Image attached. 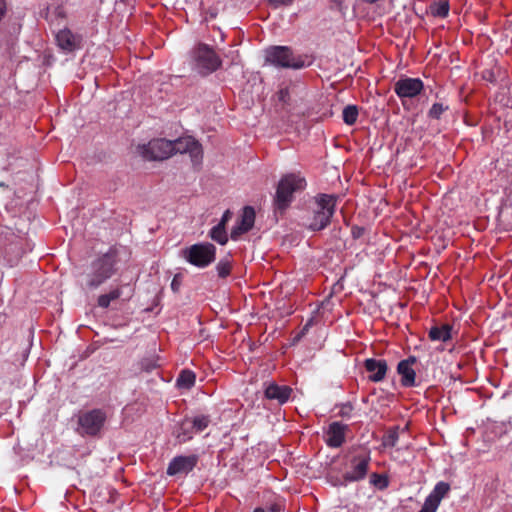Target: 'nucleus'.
I'll use <instances>...</instances> for the list:
<instances>
[{"instance_id": "nucleus-1", "label": "nucleus", "mask_w": 512, "mask_h": 512, "mask_svg": "<svg viewBox=\"0 0 512 512\" xmlns=\"http://www.w3.org/2000/svg\"><path fill=\"white\" fill-rule=\"evenodd\" d=\"M336 198L332 195L322 194L315 199L311 215L308 217L306 226L313 231L324 229L335 212Z\"/></svg>"}, {"instance_id": "nucleus-2", "label": "nucleus", "mask_w": 512, "mask_h": 512, "mask_svg": "<svg viewBox=\"0 0 512 512\" xmlns=\"http://www.w3.org/2000/svg\"><path fill=\"white\" fill-rule=\"evenodd\" d=\"M305 179L295 175L288 174L284 176L277 187L275 196V205L278 209H285L288 207L293 198V193L304 189Z\"/></svg>"}, {"instance_id": "nucleus-3", "label": "nucleus", "mask_w": 512, "mask_h": 512, "mask_svg": "<svg viewBox=\"0 0 512 512\" xmlns=\"http://www.w3.org/2000/svg\"><path fill=\"white\" fill-rule=\"evenodd\" d=\"M193 61L197 71L203 75L217 70L221 65L220 58L213 49L206 44H199L193 50Z\"/></svg>"}, {"instance_id": "nucleus-4", "label": "nucleus", "mask_w": 512, "mask_h": 512, "mask_svg": "<svg viewBox=\"0 0 512 512\" xmlns=\"http://www.w3.org/2000/svg\"><path fill=\"white\" fill-rule=\"evenodd\" d=\"M216 248L213 244L198 243L183 251L184 258L192 265L203 268L215 260Z\"/></svg>"}, {"instance_id": "nucleus-5", "label": "nucleus", "mask_w": 512, "mask_h": 512, "mask_svg": "<svg viewBox=\"0 0 512 512\" xmlns=\"http://www.w3.org/2000/svg\"><path fill=\"white\" fill-rule=\"evenodd\" d=\"M266 61L283 68L300 69L305 66L301 57L293 55L291 50L285 46H275L266 51Z\"/></svg>"}, {"instance_id": "nucleus-6", "label": "nucleus", "mask_w": 512, "mask_h": 512, "mask_svg": "<svg viewBox=\"0 0 512 512\" xmlns=\"http://www.w3.org/2000/svg\"><path fill=\"white\" fill-rule=\"evenodd\" d=\"M115 259L112 255L105 254L93 263V271L89 275L87 285L90 288H97L114 273Z\"/></svg>"}, {"instance_id": "nucleus-7", "label": "nucleus", "mask_w": 512, "mask_h": 512, "mask_svg": "<svg viewBox=\"0 0 512 512\" xmlns=\"http://www.w3.org/2000/svg\"><path fill=\"white\" fill-rule=\"evenodd\" d=\"M137 149L146 160H165L173 155V143L166 139H154Z\"/></svg>"}, {"instance_id": "nucleus-8", "label": "nucleus", "mask_w": 512, "mask_h": 512, "mask_svg": "<svg viewBox=\"0 0 512 512\" xmlns=\"http://www.w3.org/2000/svg\"><path fill=\"white\" fill-rule=\"evenodd\" d=\"M106 415L99 409L83 413L78 418L79 433L81 435L95 436L103 427Z\"/></svg>"}, {"instance_id": "nucleus-9", "label": "nucleus", "mask_w": 512, "mask_h": 512, "mask_svg": "<svg viewBox=\"0 0 512 512\" xmlns=\"http://www.w3.org/2000/svg\"><path fill=\"white\" fill-rule=\"evenodd\" d=\"M173 143V154L175 153H189L191 160L195 166L202 162L203 151L201 145L192 137H182Z\"/></svg>"}, {"instance_id": "nucleus-10", "label": "nucleus", "mask_w": 512, "mask_h": 512, "mask_svg": "<svg viewBox=\"0 0 512 512\" xmlns=\"http://www.w3.org/2000/svg\"><path fill=\"white\" fill-rule=\"evenodd\" d=\"M423 82L419 78H400L394 85L399 98H413L423 90Z\"/></svg>"}, {"instance_id": "nucleus-11", "label": "nucleus", "mask_w": 512, "mask_h": 512, "mask_svg": "<svg viewBox=\"0 0 512 512\" xmlns=\"http://www.w3.org/2000/svg\"><path fill=\"white\" fill-rule=\"evenodd\" d=\"M370 456L367 453L354 456L351 461V469L344 475L347 481H359L363 479L368 471Z\"/></svg>"}, {"instance_id": "nucleus-12", "label": "nucleus", "mask_w": 512, "mask_h": 512, "mask_svg": "<svg viewBox=\"0 0 512 512\" xmlns=\"http://www.w3.org/2000/svg\"><path fill=\"white\" fill-rule=\"evenodd\" d=\"M197 464V456H177L171 460L167 468L170 476L188 474Z\"/></svg>"}, {"instance_id": "nucleus-13", "label": "nucleus", "mask_w": 512, "mask_h": 512, "mask_svg": "<svg viewBox=\"0 0 512 512\" xmlns=\"http://www.w3.org/2000/svg\"><path fill=\"white\" fill-rule=\"evenodd\" d=\"M57 46L65 53H71L80 48L81 37L65 28L55 35Z\"/></svg>"}, {"instance_id": "nucleus-14", "label": "nucleus", "mask_w": 512, "mask_h": 512, "mask_svg": "<svg viewBox=\"0 0 512 512\" xmlns=\"http://www.w3.org/2000/svg\"><path fill=\"white\" fill-rule=\"evenodd\" d=\"M255 211L251 206H246L243 209L240 222L231 231V238L237 239L239 235L248 232L254 225Z\"/></svg>"}, {"instance_id": "nucleus-15", "label": "nucleus", "mask_w": 512, "mask_h": 512, "mask_svg": "<svg viewBox=\"0 0 512 512\" xmlns=\"http://www.w3.org/2000/svg\"><path fill=\"white\" fill-rule=\"evenodd\" d=\"M364 366L369 372V380L373 382L382 381L388 369L387 362L381 359L369 358L365 360Z\"/></svg>"}, {"instance_id": "nucleus-16", "label": "nucleus", "mask_w": 512, "mask_h": 512, "mask_svg": "<svg viewBox=\"0 0 512 512\" xmlns=\"http://www.w3.org/2000/svg\"><path fill=\"white\" fill-rule=\"evenodd\" d=\"M416 362L415 357H409L398 363L397 372L401 375V383L405 387H412L415 385V371L412 365Z\"/></svg>"}, {"instance_id": "nucleus-17", "label": "nucleus", "mask_w": 512, "mask_h": 512, "mask_svg": "<svg viewBox=\"0 0 512 512\" xmlns=\"http://www.w3.org/2000/svg\"><path fill=\"white\" fill-rule=\"evenodd\" d=\"M347 426L339 422H333L329 425L326 432V443L330 447H339L345 440V431Z\"/></svg>"}, {"instance_id": "nucleus-18", "label": "nucleus", "mask_w": 512, "mask_h": 512, "mask_svg": "<svg viewBox=\"0 0 512 512\" xmlns=\"http://www.w3.org/2000/svg\"><path fill=\"white\" fill-rule=\"evenodd\" d=\"M292 389L289 386H279L276 383H270L265 389V396L270 400H276L279 404H283L288 401Z\"/></svg>"}, {"instance_id": "nucleus-19", "label": "nucleus", "mask_w": 512, "mask_h": 512, "mask_svg": "<svg viewBox=\"0 0 512 512\" xmlns=\"http://www.w3.org/2000/svg\"><path fill=\"white\" fill-rule=\"evenodd\" d=\"M452 327L449 324L433 326L429 330V338L432 341L446 342L451 339Z\"/></svg>"}, {"instance_id": "nucleus-20", "label": "nucleus", "mask_w": 512, "mask_h": 512, "mask_svg": "<svg viewBox=\"0 0 512 512\" xmlns=\"http://www.w3.org/2000/svg\"><path fill=\"white\" fill-rule=\"evenodd\" d=\"M209 423V417L201 415L194 417L192 420L185 419L184 421H182V428H192L194 429L195 432H201L205 428H207Z\"/></svg>"}, {"instance_id": "nucleus-21", "label": "nucleus", "mask_w": 512, "mask_h": 512, "mask_svg": "<svg viewBox=\"0 0 512 512\" xmlns=\"http://www.w3.org/2000/svg\"><path fill=\"white\" fill-rule=\"evenodd\" d=\"M195 374L190 370H183L177 378L179 388L190 389L195 383Z\"/></svg>"}, {"instance_id": "nucleus-22", "label": "nucleus", "mask_w": 512, "mask_h": 512, "mask_svg": "<svg viewBox=\"0 0 512 512\" xmlns=\"http://www.w3.org/2000/svg\"><path fill=\"white\" fill-rule=\"evenodd\" d=\"M210 237L221 245L226 244L228 241L227 233L223 224L214 226L210 231Z\"/></svg>"}, {"instance_id": "nucleus-23", "label": "nucleus", "mask_w": 512, "mask_h": 512, "mask_svg": "<svg viewBox=\"0 0 512 512\" xmlns=\"http://www.w3.org/2000/svg\"><path fill=\"white\" fill-rule=\"evenodd\" d=\"M358 109L355 105H348L343 109V120L347 125H353L357 121Z\"/></svg>"}, {"instance_id": "nucleus-24", "label": "nucleus", "mask_w": 512, "mask_h": 512, "mask_svg": "<svg viewBox=\"0 0 512 512\" xmlns=\"http://www.w3.org/2000/svg\"><path fill=\"white\" fill-rule=\"evenodd\" d=\"M450 486L446 482H438L433 491L429 494L431 497H434L437 499V501L440 503L441 500L444 498V496L449 492Z\"/></svg>"}, {"instance_id": "nucleus-25", "label": "nucleus", "mask_w": 512, "mask_h": 512, "mask_svg": "<svg viewBox=\"0 0 512 512\" xmlns=\"http://www.w3.org/2000/svg\"><path fill=\"white\" fill-rule=\"evenodd\" d=\"M121 291L114 289L107 294L100 295L98 298V305L102 308H107L111 301L116 300L120 297Z\"/></svg>"}, {"instance_id": "nucleus-26", "label": "nucleus", "mask_w": 512, "mask_h": 512, "mask_svg": "<svg viewBox=\"0 0 512 512\" xmlns=\"http://www.w3.org/2000/svg\"><path fill=\"white\" fill-rule=\"evenodd\" d=\"M217 274L221 278H225L230 274L231 263L228 259H223L216 265Z\"/></svg>"}, {"instance_id": "nucleus-27", "label": "nucleus", "mask_w": 512, "mask_h": 512, "mask_svg": "<svg viewBox=\"0 0 512 512\" xmlns=\"http://www.w3.org/2000/svg\"><path fill=\"white\" fill-rule=\"evenodd\" d=\"M439 505H440V503L437 501L436 498L428 495L427 498L425 499V502H424L420 512H436Z\"/></svg>"}, {"instance_id": "nucleus-28", "label": "nucleus", "mask_w": 512, "mask_h": 512, "mask_svg": "<svg viewBox=\"0 0 512 512\" xmlns=\"http://www.w3.org/2000/svg\"><path fill=\"white\" fill-rule=\"evenodd\" d=\"M447 109L448 106H444L442 103H435L430 108L428 116L433 119H439Z\"/></svg>"}, {"instance_id": "nucleus-29", "label": "nucleus", "mask_w": 512, "mask_h": 512, "mask_svg": "<svg viewBox=\"0 0 512 512\" xmlns=\"http://www.w3.org/2000/svg\"><path fill=\"white\" fill-rule=\"evenodd\" d=\"M398 441V432L396 429L388 432L387 435L383 437V445L385 447H394Z\"/></svg>"}, {"instance_id": "nucleus-30", "label": "nucleus", "mask_w": 512, "mask_h": 512, "mask_svg": "<svg viewBox=\"0 0 512 512\" xmlns=\"http://www.w3.org/2000/svg\"><path fill=\"white\" fill-rule=\"evenodd\" d=\"M194 429L192 428H182V424L180 425V428H179V431L177 432V438L182 441V442H185L189 439L192 438V433H193Z\"/></svg>"}, {"instance_id": "nucleus-31", "label": "nucleus", "mask_w": 512, "mask_h": 512, "mask_svg": "<svg viewBox=\"0 0 512 512\" xmlns=\"http://www.w3.org/2000/svg\"><path fill=\"white\" fill-rule=\"evenodd\" d=\"M449 6L447 3H441L434 9L433 14L439 17H445L448 14Z\"/></svg>"}, {"instance_id": "nucleus-32", "label": "nucleus", "mask_w": 512, "mask_h": 512, "mask_svg": "<svg viewBox=\"0 0 512 512\" xmlns=\"http://www.w3.org/2000/svg\"><path fill=\"white\" fill-rule=\"evenodd\" d=\"M352 410H353L352 405L350 403H346L340 407L338 414L341 417H350Z\"/></svg>"}, {"instance_id": "nucleus-33", "label": "nucleus", "mask_w": 512, "mask_h": 512, "mask_svg": "<svg viewBox=\"0 0 512 512\" xmlns=\"http://www.w3.org/2000/svg\"><path fill=\"white\" fill-rule=\"evenodd\" d=\"M270 4L278 7V6H287L290 5L294 0H268Z\"/></svg>"}, {"instance_id": "nucleus-34", "label": "nucleus", "mask_w": 512, "mask_h": 512, "mask_svg": "<svg viewBox=\"0 0 512 512\" xmlns=\"http://www.w3.org/2000/svg\"><path fill=\"white\" fill-rule=\"evenodd\" d=\"M231 212L229 210H226L224 214L222 215L221 221L219 224H223V227H225L226 223L231 219Z\"/></svg>"}, {"instance_id": "nucleus-35", "label": "nucleus", "mask_w": 512, "mask_h": 512, "mask_svg": "<svg viewBox=\"0 0 512 512\" xmlns=\"http://www.w3.org/2000/svg\"><path fill=\"white\" fill-rule=\"evenodd\" d=\"M288 90L287 89H282L279 91L278 93V97H279V100L282 101V102H286L287 101V98H288Z\"/></svg>"}, {"instance_id": "nucleus-36", "label": "nucleus", "mask_w": 512, "mask_h": 512, "mask_svg": "<svg viewBox=\"0 0 512 512\" xmlns=\"http://www.w3.org/2000/svg\"><path fill=\"white\" fill-rule=\"evenodd\" d=\"M179 287H180V281L178 279V276H175L171 282V289L174 291V292H177L179 290Z\"/></svg>"}, {"instance_id": "nucleus-37", "label": "nucleus", "mask_w": 512, "mask_h": 512, "mask_svg": "<svg viewBox=\"0 0 512 512\" xmlns=\"http://www.w3.org/2000/svg\"><path fill=\"white\" fill-rule=\"evenodd\" d=\"M7 10L6 1L0 0V20L3 18Z\"/></svg>"}, {"instance_id": "nucleus-38", "label": "nucleus", "mask_w": 512, "mask_h": 512, "mask_svg": "<svg viewBox=\"0 0 512 512\" xmlns=\"http://www.w3.org/2000/svg\"><path fill=\"white\" fill-rule=\"evenodd\" d=\"M332 1L335 2V3H338L340 0H332Z\"/></svg>"}, {"instance_id": "nucleus-39", "label": "nucleus", "mask_w": 512, "mask_h": 512, "mask_svg": "<svg viewBox=\"0 0 512 512\" xmlns=\"http://www.w3.org/2000/svg\"><path fill=\"white\" fill-rule=\"evenodd\" d=\"M270 511L274 512V508H273V507H271V508H270Z\"/></svg>"}, {"instance_id": "nucleus-40", "label": "nucleus", "mask_w": 512, "mask_h": 512, "mask_svg": "<svg viewBox=\"0 0 512 512\" xmlns=\"http://www.w3.org/2000/svg\"><path fill=\"white\" fill-rule=\"evenodd\" d=\"M420 512V511H419Z\"/></svg>"}]
</instances>
